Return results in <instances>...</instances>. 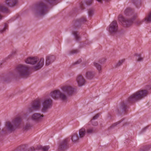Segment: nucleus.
Instances as JSON below:
<instances>
[{
	"label": "nucleus",
	"instance_id": "obj_1",
	"mask_svg": "<svg viewBox=\"0 0 151 151\" xmlns=\"http://www.w3.org/2000/svg\"><path fill=\"white\" fill-rule=\"evenodd\" d=\"M55 0H41L35 5L33 12L36 15L44 16L48 12V4H52Z\"/></svg>",
	"mask_w": 151,
	"mask_h": 151
},
{
	"label": "nucleus",
	"instance_id": "obj_2",
	"mask_svg": "<svg viewBox=\"0 0 151 151\" xmlns=\"http://www.w3.org/2000/svg\"><path fill=\"white\" fill-rule=\"evenodd\" d=\"M22 120L21 115H17L12 121V123L9 121L6 122L5 127L2 129V132L4 133H6L7 132H12L17 128L20 127Z\"/></svg>",
	"mask_w": 151,
	"mask_h": 151
},
{
	"label": "nucleus",
	"instance_id": "obj_3",
	"mask_svg": "<svg viewBox=\"0 0 151 151\" xmlns=\"http://www.w3.org/2000/svg\"><path fill=\"white\" fill-rule=\"evenodd\" d=\"M124 14L126 16H131L132 19H128L125 18L122 15H119L118 19L122 24L123 25L126 27H128L131 26L133 23V21L137 17L136 14H133L132 10L130 8H127L124 11Z\"/></svg>",
	"mask_w": 151,
	"mask_h": 151
},
{
	"label": "nucleus",
	"instance_id": "obj_4",
	"mask_svg": "<svg viewBox=\"0 0 151 151\" xmlns=\"http://www.w3.org/2000/svg\"><path fill=\"white\" fill-rule=\"evenodd\" d=\"M25 62L27 64L35 65L33 68L35 70H37L43 66L44 64V59L42 58L39 60L37 57H29L26 60Z\"/></svg>",
	"mask_w": 151,
	"mask_h": 151
},
{
	"label": "nucleus",
	"instance_id": "obj_5",
	"mask_svg": "<svg viewBox=\"0 0 151 151\" xmlns=\"http://www.w3.org/2000/svg\"><path fill=\"white\" fill-rule=\"evenodd\" d=\"M148 92L146 90H142L137 91L130 96L128 99V101L129 103H132L140 100L146 96Z\"/></svg>",
	"mask_w": 151,
	"mask_h": 151
},
{
	"label": "nucleus",
	"instance_id": "obj_6",
	"mask_svg": "<svg viewBox=\"0 0 151 151\" xmlns=\"http://www.w3.org/2000/svg\"><path fill=\"white\" fill-rule=\"evenodd\" d=\"M16 70L17 75L22 78L27 77L30 74L29 68L27 65H19L17 67Z\"/></svg>",
	"mask_w": 151,
	"mask_h": 151
},
{
	"label": "nucleus",
	"instance_id": "obj_7",
	"mask_svg": "<svg viewBox=\"0 0 151 151\" xmlns=\"http://www.w3.org/2000/svg\"><path fill=\"white\" fill-rule=\"evenodd\" d=\"M50 95L52 97L55 99H60L62 101H65L67 99L66 95L59 90H55L51 92Z\"/></svg>",
	"mask_w": 151,
	"mask_h": 151
},
{
	"label": "nucleus",
	"instance_id": "obj_8",
	"mask_svg": "<svg viewBox=\"0 0 151 151\" xmlns=\"http://www.w3.org/2000/svg\"><path fill=\"white\" fill-rule=\"evenodd\" d=\"M41 101L40 99H37L32 103L31 106L28 108V111L32 112L34 111L39 110L41 107Z\"/></svg>",
	"mask_w": 151,
	"mask_h": 151
},
{
	"label": "nucleus",
	"instance_id": "obj_9",
	"mask_svg": "<svg viewBox=\"0 0 151 151\" xmlns=\"http://www.w3.org/2000/svg\"><path fill=\"white\" fill-rule=\"evenodd\" d=\"M52 101L50 99L48 98L44 99L42 103V112H46L48 109L52 106Z\"/></svg>",
	"mask_w": 151,
	"mask_h": 151
},
{
	"label": "nucleus",
	"instance_id": "obj_10",
	"mask_svg": "<svg viewBox=\"0 0 151 151\" xmlns=\"http://www.w3.org/2000/svg\"><path fill=\"white\" fill-rule=\"evenodd\" d=\"M62 91L68 95H72L76 93V90L70 86L66 85L62 86Z\"/></svg>",
	"mask_w": 151,
	"mask_h": 151
},
{
	"label": "nucleus",
	"instance_id": "obj_11",
	"mask_svg": "<svg viewBox=\"0 0 151 151\" xmlns=\"http://www.w3.org/2000/svg\"><path fill=\"white\" fill-rule=\"evenodd\" d=\"M108 31L112 35H114L118 32V26L116 21H113L109 25Z\"/></svg>",
	"mask_w": 151,
	"mask_h": 151
},
{
	"label": "nucleus",
	"instance_id": "obj_12",
	"mask_svg": "<svg viewBox=\"0 0 151 151\" xmlns=\"http://www.w3.org/2000/svg\"><path fill=\"white\" fill-rule=\"evenodd\" d=\"M68 139L66 138L60 143L58 146V149L60 151L65 150L68 148Z\"/></svg>",
	"mask_w": 151,
	"mask_h": 151
},
{
	"label": "nucleus",
	"instance_id": "obj_13",
	"mask_svg": "<svg viewBox=\"0 0 151 151\" xmlns=\"http://www.w3.org/2000/svg\"><path fill=\"white\" fill-rule=\"evenodd\" d=\"M43 115L40 113H35L34 114L31 116V119L37 122L42 121L43 119Z\"/></svg>",
	"mask_w": 151,
	"mask_h": 151
},
{
	"label": "nucleus",
	"instance_id": "obj_14",
	"mask_svg": "<svg viewBox=\"0 0 151 151\" xmlns=\"http://www.w3.org/2000/svg\"><path fill=\"white\" fill-rule=\"evenodd\" d=\"M55 59V57L53 55H48L46 58L45 65L48 66L53 62Z\"/></svg>",
	"mask_w": 151,
	"mask_h": 151
},
{
	"label": "nucleus",
	"instance_id": "obj_15",
	"mask_svg": "<svg viewBox=\"0 0 151 151\" xmlns=\"http://www.w3.org/2000/svg\"><path fill=\"white\" fill-rule=\"evenodd\" d=\"M76 81L78 85L80 86L84 85L86 82V81L84 78L80 75L78 76L77 77Z\"/></svg>",
	"mask_w": 151,
	"mask_h": 151
},
{
	"label": "nucleus",
	"instance_id": "obj_16",
	"mask_svg": "<svg viewBox=\"0 0 151 151\" xmlns=\"http://www.w3.org/2000/svg\"><path fill=\"white\" fill-rule=\"evenodd\" d=\"M17 2V0H6L5 4L9 7H13L16 5Z\"/></svg>",
	"mask_w": 151,
	"mask_h": 151
},
{
	"label": "nucleus",
	"instance_id": "obj_17",
	"mask_svg": "<svg viewBox=\"0 0 151 151\" xmlns=\"http://www.w3.org/2000/svg\"><path fill=\"white\" fill-rule=\"evenodd\" d=\"M95 75L94 72L88 71L86 73V76L87 79L91 80L94 77Z\"/></svg>",
	"mask_w": 151,
	"mask_h": 151
},
{
	"label": "nucleus",
	"instance_id": "obj_18",
	"mask_svg": "<svg viewBox=\"0 0 151 151\" xmlns=\"http://www.w3.org/2000/svg\"><path fill=\"white\" fill-rule=\"evenodd\" d=\"M0 11L3 12L8 13L9 12L8 9L6 7L5 4L0 5Z\"/></svg>",
	"mask_w": 151,
	"mask_h": 151
},
{
	"label": "nucleus",
	"instance_id": "obj_19",
	"mask_svg": "<svg viewBox=\"0 0 151 151\" xmlns=\"http://www.w3.org/2000/svg\"><path fill=\"white\" fill-rule=\"evenodd\" d=\"M86 133V130L84 128H82L80 129L79 131V133L80 138H82L83 137Z\"/></svg>",
	"mask_w": 151,
	"mask_h": 151
},
{
	"label": "nucleus",
	"instance_id": "obj_20",
	"mask_svg": "<svg viewBox=\"0 0 151 151\" xmlns=\"http://www.w3.org/2000/svg\"><path fill=\"white\" fill-rule=\"evenodd\" d=\"M71 139L73 142H75L78 140L79 137L77 133H74L72 135Z\"/></svg>",
	"mask_w": 151,
	"mask_h": 151
},
{
	"label": "nucleus",
	"instance_id": "obj_21",
	"mask_svg": "<svg viewBox=\"0 0 151 151\" xmlns=\"http://www.w3.org/2000/svg\"><path fill=\"white\" fill-rule=\"evenodd\" d=\"M96 130L95 128H88L86 130V132L88 134H92L96 132Z\"/></svg>",
	"mask_w": 151,
	"mask_h": 151
},
{
	"label": "nucleus",
	"instance_id": "obj_22",
	"mask_svg": "<svg viewBox=\"0 0 151 151\" xmlns=\"http://www.w3.org/2000/svg\"><path fill=\"white\" fill-rule=\"evenodd\" d=\"M144 20L147 23L151 22V12L149 13Z\"/></svg>",
	"mask_w": 151,
	"mask_h": 151
},
{
	"label": "nucleus",
	"instance_id": "obj_23",
	"mask_svg": "<svg viewBox=\"0 0 151 151\" xmlns=\"http://www.w3.org/2000/svg\"><path fill=\"white\" fill-rule=\"evenodd\" d=\"M86 21V19L85 17H83L77 20L76 21V24L77 23H81Z\"/></svg>",
	"mask_w": 151,
	"mask_h": 151
},
{
	"label": "nucleus",
	"instance_id": "obj_24",
	"mask_svg": "<svg viewBox=\"0 0 151 151\" xmlns=\"http://www.w3.org/2000/svg\"><path fill=\"white\" fill-rule=\"evenodd\" d=\"M94 65L95 66L96 68L97 69V70L99 71V73H101V66L99 65V64L96 63H94Z\"/></svg>",
	"mask_w": 151,
	"mask_h": 151
},
{
	"label": "nucleus",
	"instance_id": "obj_25",
	"mask_svg": "<svg viewBox=\"0 0 151 151\" xmlns=\"http://www.w3.org/2000/svg\"><path fill=\"white\" fill-rule=\"evenodd\" d=\"M132 1L136 6L138 8L140 5L141 3L139 0H132Z\"/></svg>",
	"mask_w": 151,
	"mask_h": 151
},
{
	"label": "nucleus",
	"instance_id": "obj_26",
	"mask_svg": "<svg viewBox=\"0 0 151 151\" xmlns=\"http://www.w3.org/2000/svg\"><path fill=\"white\" fill-rule=\"evenodd\" d=\"M41 148H42L43 151H48L50 148V147L48 146H45L43 147L40 146L39 147H38V148H37V149H39Z\"/></svg>",
	"mask_w": 151,
	"mask_h": 151
},
{
	"label": "nucleus",
	"instance_id": "obj_27",
	"mask_svg": "<svg viewBox=\"0 0 151 151\" xmlns=\"http://www.w3.org/2000/svg\"><path fill=\"white\" fill-rule=\"evenodd\" d=\"M125 61V59H123L119 60L118 62L115 65V66L116 67H119L122 65V63Z\"/></svg>",
	"mask_w": 151,
	"mask_h": 151
},
{
	"label": "nucleus",
	"instance_id": "obj_28",
	"mask_svg": "<svg viewBox=\"0 0 151 151\" xmlns=\"http://www.w3.org/2000/svg\"><path fill=\"white\" fill-rule=\"evenodd\" d=\"M73 35L75 36V38L76 41H79L80 39V37L78 36V35L77 34V32H76L74 31L73 32Z\"/></svg>",
	"mask_w": 151,
	"mask_h": 151
},
{
	"label": "nucleus",
	"instance_id": "obj_29",
	"mask_svg": "<svg viewBox=\"0 0 151 151\" xmlns=\"http://www.w3.org/2000/svg\"><path fill=\"white\" fill-rule=\"evenodd\" d=\"M135 55L137 56L136 59L138 61H141L142 60L143 58H142L140 54H136Z\"/></svg>",
	"mask_w": 151,
	"mask_h": 151
},
{
	"label": "nucleus",
	"instance_id": "obj_30",
	"mask_svg": "<svg viewBox=\"0 0 151 151\" xmlns=\"http://www.w3.org/2000/svg\"><path fill=\"white\" fill-rule=\"evenodd\" d=\"M79 51V50L77 49L73 50L70 51L69 53L70 55L76 54L78 53Z\"/></svg>",
	"mask_w": 151,
	"mask_h": 151
},
{
	"label": "nucleus",
	"instance_id": "obj_31",
	"mask_svg": "<svg viewBox=\"0 0 151 151\" xmlns=\"http://www.w3.org/2000/svg\"><path fill=\"white\" fill-rule=\"evenodd\" d=\"M88 14L89 16H91L93 14L94 10L92 9H90L88 10Z\"/></svg>",
	"mask_w": 151,
	"mask_h": 151
},
{
	"label": "nucleus",
	"instance_id": "obj_32",
	"mask_svg": "<svg viewBox=\"0 0 151 151\" xmlns=\"http://www.w3.org/2000/svg\"><path fill=\"white\" fill-rule=\"evenodd\" d=\"M121 107L123 111H125L126 110L127 108V107L125 104L123 103L122 104Z\"/></svg>",
	"mask_w": 151,
	"mask_h": 151
},
{
	"label": "nucleus",
	"instance_id": "obj_33",
	"mask_svg": "<svg viewBox=\"0 0 151 151\" xmlns=\"http://www.w3.org/2000/svg\"><path fill=\"white\" fill-rule=\"evenodd\" d=\"M30 125L29 124H27L24 127V129L25 130L29 129L30 128Z\"/></svg>",
	"mask_w": 151,
	"mask_h": 151
},
{
	"label": "nucleus",
	"instance_id": "obj_34",
	"mask_svg": "<svg viewBox=\"0 0 151 151\" xmlns=\"http://www.w3.org/2000/svg\"><path fill=\"white\" fill-rule=\"evenodd\" d=\"M4 26L5 27L3 29L0 30V32L1 33H2L5 31V30L7 28V24H5Z\"/></svg>",
	"mask_w": 151,
	"mask_h": 151
},
{
	"label": "nucleus",
	"instance_id": "obj_35",
	"mask_svg": "<svg viewBox=\"0 0 151 151\" xmlns=\"http://www.w3.org/2000/svg\"><path fill=\"white\" fill-rule=\"evenodd\" d=\"M93 0H87L86 3L88 5H90L92 3Z\"/></svg>",
	"mask_w": 151,
	"mask_h": 151
},
{
	"label": "nucleus",
	"instance_id": "obj_36",
	"mask_svg": "<svg viewBox=\"0 0 151 151\" xmlns=\"http://www.w3.org/2000/svg\"><path fill=\"white\" fill-rule=\"evenodd\" d=\"M99 114H97L95 116H94L93 119L92 120H94L95 119H96L98 118L99 116Z\"/></svg>",
	"mask_w": 151,
	"mask_h": 151
},
{
	"label": "nucleus",
	"instance_id": "obj_37",
	"mask_svg": "<svg viewBox=\"0 0 151 151\" xmlns=\"http://www.w3.org/2000/svg\"><path fill=\"white\" fill-rule=\"evenodd\" d=\"M93 120H91V122H92V125L93 126H97L98 125V122H93Z\"/></svg>",
	"mask_w": 151,
	"mask_h": 151
},
{
	"label": "nucleus",
	"instance_id": "obj_38",
	"mask_svg": "<svg viewBox=\"0 0 151 151\" xmlns=\"http://www.w3.org/2000/svg\"><path fill=\"white\" fill-rule=\"evenodd\" d=\"M120 122H121L120 121H119L117 122L114 123V124H113L111 126V127H114L115 126H116L118 124H119L120 123Z\"/></svg>",
	"mask_w": 151,
	"mask_h": 151
},
{
	"label": "nucleus",
	"instance_id": "obj_39",
	"mask_svg": "<svg viewBox=\"0 0 151 151\" xmlns=\"http://www.w3.org/2000/svg\"><path fill=\"white\" fill-rule=\"evenodd\" d=\"M143 21L142 20H139L137 22V24L138 25L141 24Z\"/></svg>",
	"mask_w": 151,
	"mask_h": 151
},
{
	"label": "nucleus",
	"instance_id": "obj_40",
	"mask_svg": "<svg viewBox=\"0 0 151 151\" xmlns=\"http://www.w3.org/2000/svg\"><path fill=\"white\" fill-rule=\"evenodd\" d=\"M81 62V59H79L74 64H77L80 63Z\"/></svg>",
	"mask_w": 151,
	"mask_h": 151
},
{
	"label": "nucleus",
	"instance_id": "obj_41",
	"mask_svg": "<svg viewBox=\"0 0 151 151\" xmlns=\"http://www.w3.org/2000/svg\"><path fill=\"white\" fill-rule=\"evenodd\" d=\"M28 151H35V149L33 147H31L29 149Z\"/></svg>",
	"mask_w": 151,
	"mask_h": 151
},
{
	"label": "nucleus",
	"instance_id": "obj_42",
	"mask_svg": "<svg viewBox=\"0 0 151 151\" xmlns=\"http://www.w3.org/2000/svg\"><path fill=\"white\" fill-rule=\"evenodd\" d=\"M148 126H147V127H145V128H144L142 129V132H144V131L146 130V129H147V128H148Z\"/></svg>",
	"mask_w": 151,
	"mask_h": 151
},
{
	"label": "nucleus",
	"instance_id": "obj_43",
	"mask_svg": "<svg viewBox=\"0 0 151 151\" xmlns=\"http://www.w3.org/2000/svg\"><path fill=\"white\" fill-rule=\"evenodd\" d=\"M98 1L99 2L101 3L103 1H108L109 0H96Z\"/></svg>",
	"mask_w": 151,
	"mask_h": 151
},
{
	"label": "nucleus",
	"instance_id": "obj_44",
	"mask_svg": "<svg viewBox=\"0 0 151 151\" xmlns=\"http://www.w3.org/2000/svg\"><path fill=\"white\" fill-rule=\"evenodd\" d=\"M16 52L15 51H14L12 53V54H11L12 55H14L15 54H16Z\"/></svg>",
	"mask_w": 151,
	"mask_h": 151
},
{
	"label": "nucleus",
	"instance_id": "obj_45",
	"mask_svg": "<svg viewBox=\"0 0 151 151\" xmlns=\"http://www.w3.org/2000/svg\"><path fill=\"white\" fill-rule=\"evenodd\" d=\"M21 147H22V149H23L24 148V147H25V145H23Z\"/></svg>",
	"mask_w": 151,
	"mask_h": 151
},
{
	"label": "nucleus",
	"instance_id": "obj_46",
	"mask_svg": "<svg viewBox=\"0 0 151 151\" xmlns=\"http://www.w3.org/2000/svg\"><path fill=\"white\" fill-rule=\"evenodd\" d=\"M2 17L1 15L0 14V20H1L2 19Z\"/></svg>",
	"mask_w": 151,
	"mask_h": 151
},
{
	"label": "nucleus",
	"instance_id": "obj_47",
	"mask_svg": "<svg viewBox=\"0 0 151 151\" xmlns=\"http://www.w3.org/2000/svg\"><path fill=\"white\" fill-rule=\"evenodd\" d=\"M149 86V87L148 88H149L150 89H151V85L150 86Z\"/></svg>",
	"mask_w": 151,
	"mask_h": 151
},
{
	"label": "nucleus",
	"instance_id": "obj_48",
	"mask_svg": "<svg viewBox=\"0 0 151 151\" xmlns=\"http://www.w3.org/2000/svg\"><path fill=\"white\" fill-rule=\"evenodd\" d=\"M81 8L83 9V6L81 5Z\"/></svg>",
	"mask_w": 151,
	"mask_h": 151
}]
</instances>
